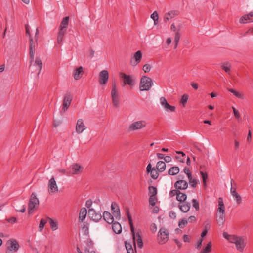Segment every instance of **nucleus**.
Masks as SVG:
<instances>
[{
  "label": "nucleus",
  "instance_id": "obj_37",
  "mask_svg": "<svg viewBox=\"0 0 253 253\" xmlns=\"http://www.w3.org/2000/svg\"><path fill=\"white\" fill-rule=\"evenodd\" d=\"M47 220L44 219L43 218H42L41 219V221L40 222L39 226V231L41 232L43 229L44 228V227L45 225V224L47 223Z\"/></svg>",
  "mask_w": 253,
  "mask_h": 253
},
{
  "label": "nucleus",
  "instance_id": "obj_59",
  "mask_svg": "<svg viewBox=\"0 0 253 253\" xmlns=\"http://www.w3.org/2000/svg\"><path fill=\"white\" fill-rule=\"evenodd\" d=\"M196 219L194 216H190L187 220L189 222H193L196 221Z\"/></svg>",
  "mask_w": 253,
  "mask_h": 253
},
{
  "label": "nucleus",
  "instance_id": "obj_30",
  "mask_svg": "<svg viewBox=\"0 0 253 253\" xmlns=\"http://www.w3.org/2000/svg\"><path fill=\"white\" fill-rule=\"evenodd\" d=\"M156 168L158 171L163 172L165 170L166 164L163 161H159L156 165Z\"/></svg>",
  "mask_w": 253,
  "mask_h": 253
},
{
  "label": "nucleus",
  "instance_id": "obj_46",
  "mask_svg": "<svg viewBox=\"0 0 253 253\" xmlns=\"http://www.w3.org/2000/svg\"><path fill=\"white\" fill-rule=\"evenodd\" d=\"M156 198L155 196H150L149 198V204L152 206H155L156 204Z\"/></svg>",
  "mask_w": 253,
  "mask_h": 253
},
{
  "label": "nucleus",
  "instance_id": "obj_44",
  "mask_svg": "<svg viewBox=\"0 0 253 253\" xmlns=\"http://www.w3.org/2000/svg\"><path fill=\"white\" fill-rule=\"evenodd\" d=\"M217 222L222 225L223 224L224 222V221H225V215H224V214H222V213H221V214H219V215H218V218L217 219Z\"/></svg>",
  "mask_w": 253,
  "mask_h": 253
},
{
  "label": "nucleus",
  "instance_id": "obj_41",
  "mask_svg": "<svg viewBox=\"0 0 253 253\" xmlns=\"http://www.w3.org/2000/svg\"><path fill=\"white\" fill-rule=\"evenodd\" d=\"M200 174L202 176L203 184L205 186H206V180L208 178V174L206 172L203 171H200Z\"/></svg>",
  "mask_w": 253,
  "mask_h": 253
},
{
  "label": "nucleus",
  "instance_id": "obj_34",
  "mask_svg": "<svg viewBox=\"0 0 253 253\" xmlns=\"http://www.w3.org/2000/svg\"><path fill=\"white\" fill-rule=\"evenodd\" d=\"M221 68L226 73L230 74L231 65L228 62H225L221 64Z\"/></svg>",
  "mask_w": 253,
  "mask_h": 253
},
{
  "label": "nucleus",
  "instance_id": "obj_22",
  "mask_svg": "<svg viewBox=\"0 0 253 253\" xmlns=\"http://www.w3.org/2000/svg\"><path fill=\"white\" fill-rule=\"evenodd\" d=\"M83 73V68L82 66L77 68L74 74V79L76 80H79L82 77Z\"/></svg>",
  "mask_w": 253,
  "mask_h": 253
},
{
  "label": "nucleus",
  "instance_id": "obj_19",
  "mask_svg": "<svg viewBox=\"0 0 253 253\" xmlns=\"http://www.w3.org/2000/svg\"><path fill=\"white\" fill-rule=\"evenodd\" d=\"M71 168L72 169V174H79L82 172L83 169L81 166L77 163L73 164L71 166Z\"/></svg>",
  "mask_w": 253,
  "mask_h": 253
},
{
  "label": "nucleus",
  "instance_id": "obj_35",
  "mask_svg": "<svg viewBox=\"0 0 253 253\" xmlns=\"http://www.w3.org/2000/svg\"><path fill=\"white\" fill-rule=\"evenodd\" d=\"M65 33H66L65 31L59 30V32L58 33V36H57V42L59 44H60L62 43L63 38H64V36Z\"/></svg>",
  "mask_w": 253,
  "mask_h": 253
},
{
  "label": "nucleus",
  "instance_id": "obj_23",
  "mask_svg": "<svg viewBox=\"0 0 253 253\" xmlns=\"http://www.w3.org/2000/svg\"><path fill=\"white\" fill-rule=\"evenodd\" d=\"M111 209L113 211L114 216L117 218L120 217V212L119 206L115 202H112L111 204Z\"/></svg>",
  "mask_w": 253,
  "mask_h": 253
},
{
  "label": "nucleus",
  "instance_id": "obj_11",
  "mask_svg": "<svg viewBox=\"0 0 253 253\" xmlns=\"http://www.w3.org/2000/svg\"><path fill=\"white\" fill-rule=\"evenodd\" d=\"M142 58V53L141 51L139 50L136 52L133 57L131 58L130 60V64L132 66H136L139 63Z\"/></svg>",
  "mask_w": 253,
  "mask_h": 253
},
{
  "label": "nucleus",
  "instance_id": "obj_5",
  "mask_svg": "<svg viewBox=\"0 0 253 253\" xmlns=\"http://www.w3.org/2000/svg\"><path fill=\"white\" fill-rule=\"evenodd\" d=\"M169 233L165 228H161L158 234V242L159 244H164L169 240Z\"/></svg>",
  "mask_w": 253,
  "mask_h": 253
},
{
  "label": "nucleus",
  "instance_id": "obj_33",
  "mask_svg": "<svg viewBox=\"0 0 253 253\" xmlns=\"http://www.w3.org/2000/svg\"><path fill=\"white\" fill-rule=\"evenodd\" d=\"M227 89L229 92L233 93L237 98L240 99L244 98V94L241 92L236 91V90L232 88H228Z\"/></svg>",
  "mask_w": 253,
  "mask_h": 253
},
{
  "label": "nucleus",
  "instance_id": "obj_7",
  "mask_svg": "<svg viewBox=\"0 0 253 253\" xmlns=\"http://www.w3.org/2000/svg\"><path fill=\"white\" fill-rule=\"evenodd\" d=\"M146 126V122L144 120L135 121L131 123L128 126V131H134L143 128Z\"/></svg>",
  "mask_w": 253,
  "mask_h": 253
},
{
  "label": "nucleus",
  "instance_id": "obj_45",
  "mask_svg": "<svg viewBox=\"0 0 253 253\" xmlns=\"http://www.w3.org/2000/svg\"><path fill=\"white\" fill-rule=\"evenodd\" d=\"M188 223V221L185 219H182L179 222L178 225L180 228L185 227Z\"/></svg>",
  "mask_w": 253,
  "mask_h": 253
},
{
  "label": "nucleus",
  "instance_id": "obj_49",
  "mask_svg": "<svg viewBox=\"0 0 253 253\" xmlns=\"http://www.w3.org/2000/svg\"><path fill=\"white\" fill-rule=\"evenodd\" d=\"M180 38V34L179 32V30H177L176 32L174 37V42H179V40Z\"/></svg>",
  "mask_w": 253,
  "mask_h": 253
},
{
  "label": "nucleus",
  "instance_id": "obj_16",
  "mask_svg": "<svg viewBox=\"0 0 253 253\" xmlns=\"http://www.w3.org/2000/svg\"><path fill=\"white\" fill-rule=\"evenodd\" d=\"M188 183L183 180H179L174 183V187L177 190H185L187 188Z\"/></svg>",
  "mask_w": 253,
  "mask_h": 253
},
{
  "label": "nucleus",
  "instance_id": "obj_56",
  "mask_svg": "<svg viewBox=\"0 0 253 253\" xmlns=\"http://www.w3.org/2000/svg\"><path fill=\"white\" fill-rule=\"evenodd\" d=\"M210 222L208 221H206L204 224V230L208 231L210 228Z\"/></svg>",
  "mask_w": 253,
  "mask_h": 253
},
{
  "label": "nucleus",
  "instance_id": "obj_6",
  "mask_svg": "<svg viewBox=\"0 0 253 253\" xmlns=\"http://www.w3.org/2000/svg\"><path fill=\"white\" fill-rule=\"evenodd\" d=\"M39 204V201L37 198L35 193H33L31 196L28 203V213H33L34 209L36 208Z\"/></svg>",
  "mask_w": 253,
  "mask_h": 253
},
{
  "label": "nucleus",
  "instance_id": "obj_24",
  "mask_svg": "<svg viewBox=\"0 0 253 253\" xmlns=\"http://www.w3.org/2000/svg\"><path fill=\"white\" fill-rule=\"evenodd\" d=\"M104 219L109 224H112L114 222L113 216L108 211H104L103 215Z\"/></svg>",
  "mask_w": 253,
  "mask_h": 253
},
{
  "label": "nucleus",
  "instance_id": "obj_53",
  "mask_svg": "<svg viewBox=\"0 0 253 253\" xmlns=\"http://www.w3.org/2000/svg\"><path fill=\"white\" fill-rule=\"evenodd\" d=\"M151 70V66L148 64H145L143 67V70L145 73L149 72Z\"/></svg>",
  "mask_w": 253,
  "mask_h": 253
},
{
  "label": "nucleus",
  "instance_id": "obj_26",
  "mask_svg": "<svg viewBox=\"0 0 253 253\" xmlns=\"http://www.w3.org/2000/svg\"><path fill=\"white\" fill-rule=\"evenodd\" d=\"M112 224L113 231L116 234H120L122 232V227L121 224L118 222H113Z\"/></svg>",
  "mask_w": 253,
  "mask_h": 253
},
{
  "label": "nucleus",
  "instance_id": "obj_15",
  "mask_svg": "<svg viewBox=\"0 0 253 253\" xmlns=\"http://www.w3.org/2000/svg\"><path fill=\"white\" fill-rule=\"evenodd\" d=\"M48 187L49 193H54L58 191V187L54 177H52L49 180Z\"/></svg>",
  "mask_w": 253,
  "mask_h": 253
},
{
  "label": "nucleus",
  "instance_id": "obj_48",
  "mask_svg": "<svg viewBox=\"0 0 253 253\" xmlns=\"http://www.w3.org/2000/svg\"><path fill=\"white\" fill-rule=\"evenodd\" d=\"M233 111V113L236 119L239 120L241 119L239 111L233 106L232 107Z\"/></svg>",
  "mask_w": 253,
  "mask_h": 253
},
{
  "label": "nucleus",
  "instance_id": "obj_54",
  "mask_svg": "<svg viewBox=\"0 0 253 253\" xmlns=\"http://www.w3.org/2000/svg\"><path fill=\"white\" fill-rule=\"evenodd\" d=\"M248 19H249V17H248L246 15H245L240 18L239 22L241 23H245L246 21L248 20Z\"/></svg>",
  "mask_w": 253,
  "mask_h": 253
},
{
  "label": "nucleus",
  "instance_id": "obj_12",
  "mask_svg": "<svg viewBox=\"0 0 253 253\" xmlns=\"http://www.w3.org/2000/svg\"><path fill=\"white\" fill-rule=\"evenodd\" d=\"M88 213L90 218L95 221H98L102 217L100 212H96V211L92 208L89 209Z\"/></svg>",
  "mask_w": 253,
  "mask_h": 253
},
{
  "label": "nucleus",
  "instance_id": "obj_63",
  "mask_svg": "<svg viewBox=\"0 0 253 253\" xmlns=\"http://www.w3.org/2000/svg\"><path fill=\"white\" fill-rule=\"evenodd\" d=\"M58 170L59 172L61 173L62 174H67L68 175H70V173L69 172H67L66 170L64 169H59Z\"/></svg>",
  "mask_w": 253,
  "mask_h": 253
},
{
  "label": "nucleus",
  "instance_id": "obj_60",
  "mask_svg": "<svg viewBox=\"0 0 253 253\" xmlns=\"http://www.w3.org/2000/svg\"><path fill=\"white\" fill-rule=\"evenodd\" d=\"M169 215L170 218H173V219L175 218L176 217V213L173 211H171L169 212Z\"/></svg>",
  "mask_w": 253,
  "mask_h": 253
},
{
  "label": "nucleus",
  "instance_id": "obj_28",
  "mask_svg": "<svg viewBox=\"0 0 253 253\" xmlns=\"http://www.w3.org/2000/svg\"><path fill=\"white\" fill-rule=\"evenodd\" d=\"M47 220L49 221L50 227L53 231L56 230L58 229V223L55 221L52 218L50 217H47Z\"/></svg>",
  "mask_w": 253,
  "mask_h": 253
},
{
  "label": "nucleus",
  "instance_id": "obj_3",
  "mask_svg": "<svg viewBox=\"0 0 253 253\" xmlns=\"http://www.w3.org/2000/svg\"><path fill=\"white\" fill-rule=\"evenodd\" d=\"M153 84L152 79L146 76L142 77L139 84V89L141 91H148Z\"/></svg>",
  "mask_w": 253,
  "mask_h": 253
},
{
  "label": "nucleus",
  "instance_id": "obj_18",
  "mask_svg": "<svg viewBox=\"0 0 253 253\" xmlns=\"http://www.w3.org/2000/svg\"><path fill=\"white\" fill-rule=\"evenodd\" d=\"M178 207L182 212L186 213L189 211L191 205L190 203L186 202L184 203H179Z\"/></svg>",
  "mask_w": 253,
  "mask_h": 253
},
{
  "label": "nucleus",
  "instance_id": "obj_39",
  "mask_svg": "<svg viewBox=\"0 0 253 253\" xmlns=\"http://www.w3.org/2000/svg\"><path fill=\"white\" fill-rule=\"evenodd\" d=\"M149 193L151 194L150 196H155L157 194V188L153 186H150L148 187Z\"/></svg>",
  "mask_w": 253,
  "mask_h": 253
},
{
  "label": "nucleus",
  "instance_id": "obj_42",
  "mask_svg": "<svg viewBox=\"0 0 253 253\" xmlns=\"http://www.w3.org/2000/svg\"><path fill=\"white\" fill-rule=\"evenodd\" d=\"M125 246L127 253H134L133 249L132 246L129 243H125Z\"/></svg>",
  "mask_w": 253,
  "mask_h": 253
},
{
  "label": "nucleus",
  "instance_id": "obj_61",
  "mask_svg": "<svg viewBox=\"0 0 253 253\" xmlns=\"http://www.w3.org/2000/svg\"><path fill=\"white\" fill-rule=\"evenodd\" d=\"M183 240L185 242H189L190 240V237L187 235H184L183 236Z\"/></svg>",
  "mask_w": 253,
  "mask_h": 253
},
{
  "label": "nucleus",
  "instance_id": "obj_4",
  "mask_svg": "<svg viewBox=\"0 0 253 253\" xmlns=\"http://www.w3.org/2000/svg\"><path fill=\"white\" fill-rule=\"evenodd\" d=\"M111 95L113 106L118 107L119 105L120 98L115 82L112 83Z\"/></svg>",
  "mask_w": 253,
  "mask_h": 253
},
{
  "label": "nucleus",
  "instance_id": "obj_47",
  "mask_svg": "<svg viewBox=\"0 0 253 253\" xmlns=\"http://www.w3.org/2000/svg\"><path fill=\"white\" fill-rule=\"evenodd\" d=\"M192 202L193 207L195 209L196 211H198L199 210V202L195 199H192Z\"/></svg>",
  "mask_w": 253,
  "mask_h": 253
},
{
  "label": "nucleus",
  "instance_id": "obj_57",
  "mask_svg": "<svg viewBox=\"0 0 253 253\" xmlns=\"http://www.w3.org/2000/svg\"><path fill=\"white\" fill-rule=\"evenodd\" d=\"M151 18L152 19H159V16L158 14L157 13V11H154L151 15Z\"/></svg>",
  "mask_w": 253,
  "mask_h": 253
},
{
  "label": "nucleus",
  "instance_id": "obj_9",
  "mask_svg": "<svg viewBox=\"0 0 253 253\" xmlns=\"http://www.w3.org/2000/svg\"><path fill=\"white\" fill-rule=\"evenodd\" d=\"M73 99V95L71 92H67L64 96L63 101V108L62 110L65 112L70 106L71 103Z\"/></svg>",
  "mask_w": 253,
  "mask_h": 253
},
{
  "label": "nucleus",
  "instance_id": "obj_17",
  "mask_svg": "<svg viewBox=\"0 0 253 253\" xmlns=\"http://www.w3.org/2000/svg\"><path fill=\"white\" fill-rule=\"evenodd\" d=\"M86 129V126L84 124L83 120L82 119H79L77 121L76 131L77 133L80 134L83 132Z\"/></svg>",
  "mask_w": 253,
  "mask_h": 253
},
{
  "label": "nucleus",
  "instance_id": "obj_51",
  "mask_svg": "<svg viewBox=\"0 0 253 253\" xmlns=\"http://www.w3.org/2000/svg\"><path fill=\"white\" fill-rule=\"evenodd\" d=\"M189 182L193 188H195L197 184L198 181L196 179H192L191 180H189Z\"/></svg>",
  "mask_w": 253,
  "mask_h": 253
},
{
  "label": "nucleus",
  "instance_id": "obj_29",
  "mask_svg": "<svg viewBox=\"0 0 253 253\" xmlns=\"http://www.w3.org/2000/svg\"><path fill=\"white\" fill-rule=\"evenodd\" d=\"M35 65L37 66L36 70L38 71V74H39L40 73L42 66V61L39 57H37L36 58L34 65Z\"/></svg>",
  "mask_w": 253,
  "mask_h": 253
},
{
  "label": "nucleus",
  "instance_id": "obj_58",
  "mask_svg": "<svg viewBox=\"0 0 253 253\" xmlns=\"http://www.w3.org/2000/svg\"><path fill=\"white\" fill-rule=\"evenodd\" d=\"M7 222L11 223H14L16 222V218L15 217H12L10 218L7 219Z\"/></svg>",
  "mask_w": 253,
  "mask_h": 253
},
{
  "label": "nucleus",
  "instance_id": "obj_10",
  "mask_svg": "<svg viewBox=\"0 0 253 253\" xmlns=\"http://www.w3.org/2000/svg\"><path fill=\"white\" fill-rule=\"evenodd\" d=\"M119 77L123 79V84H122V86H124L126 84L130 86L134 85V82L131 76L127 75L123 72H120L119 73Z\"/></svg>",
  "mask_w": 253,
  "mask_h": 253
},
{
  "label": "nucleus",
  "instance_id": "obj_55",
  "mask_svg": "<svg viewBox=\"0 0 253 253\" xmlns=\"http://www.w3.org/2000/svg\"><path fill=\"white\" fill-rule=\"evenodd\" d=\"M160 103L164 107L167 104V103H168L165 97H161L160 98Z\"/></svg>",
  "mask_w": 253,
  "mask_h": 253
},
{
  "label": "nucleus",
  "instance_id": "obj_14",
  "mask_svg": "<svg viewBox=\"0 0 253 253\" xmlns=\"http://www.w3.org/2000/svg\"><path fill=\"white\" fill-rule=\"evenodd\" d=\"M35 45L36 42H34L32 38H30V46H29V50H30V63L31 64L34 59L35 56Z\"/></svg>",
  "mask_w": 253,
  "mask_h": 253
},
{
  "label": "nucleus",
  "instance_id": "obj_36",
  "mask_svg": "<svg viewBox=\"0 0 253 253\" xmlns=\"http://www.w3.org/2000/svg\"><path fill=\"white\" fill-rule=\"evenodd\" d=\"M211 242H209L207 246L201 251L200 253H209L211 251Z\"/></svg>",
  "mask_w": 253,
  "mask_h": 253
},
{
  "label": "nucleus",
  "instance_id": "obj_38",
  "mask_svg": "<svg viewBox=\"0 0 253 253\" xmlns=\"http://www.w3.org/2000/svg\"><path fill=\"white\" fill-rule=\"evenodd\" d=\"M234 200L236 201L238 205L240 204L242 202V198L241 196L237 192L232 195Z\"/></svg>",
  "mask_w": 253,
  "mask_h": 253
},
{
  "label": "nucleus",
  "instance_id": "obj_64",
  "mask_svg": "<svg viewBox=\"0 0 253 253\" xmlns=\"http://www.w3.org/2000/svg\"><path fill=\"white\" fill-rule=\"evenodd\" d=\"M246 16L249 17L248 20H252L253 19V11L249 13L248 14H246Z\"/></svg>",
  "mask_w": 253,
  "mask_h": 253
},
{
  "label": "nucleus",
  "instance_id": "obj_40",
  "mask_svg": "<svg viewBox=\"0 0 253 253\" xmlns=\"http://www.w3.org/2000/svg\"><path fill=\"white\" fill-rule=\"evenodd\" d=\"M189 98V95L187 94H184L182 95L181 100L180 102L182 104L183 107L185 106V104L187 102V101Z\"/></svg>",
  "mask_w": 253,
  "mask_h": 253
},
{
  "label": "nucleus",
  "instance_id": "obj_25",
  "mask_svg": "<svg viewBox=\"0 0 253 253\" xmlns=\"http://www.w3.org/2000/svg\"><path fill=\"white\" fill-rule=\"evenodd\" d=\"M218 208H217V212H219V214L225 213V206L223 202L222 198L220 197L218 199Z\"/></svg>",
  "mask_w": 253,
  "mask_h": 253
},
{
  "label": "nucleus",
  "instance_id": "obj_27",
  "mask_svg": "<svg viewBox=\"0 0 253 253\" xmlns=\"http://www.w3.org/2000/svg\"><path fill=\"white\" fill-rule=\"evenodd\" d=\"M87 214V210L85 208L81 209L79 213V220L83 221L86 217Z\"/></svg>",
  "mask_w": 253,
  "mask_h": 253
},
{
  "label": "nucleus",
  "instance_id": "obj_2",
  "mask_svg": "<svg viewBox=\"0 0 253 253\" xmlns=\"http://www.w3.org/2000/svg\"><path fill=\"white\" fill-rule=\"evenodd\" d=\"M127 217L130 227L131 231L133 235L134 245L135 246V244H137L138 247L141 249L143 246V243L140 234L139 232L135 233L134 228L133 225L132 219L131 215L128 213H127Z\"/></svg>",
  "mask_w": 253,
  "mask_h": 253
},
{
  "label": "nucleus",
  "instance_id": "obj_50",
  "mask_svg": "<svg viewBox=\"0 0 253 253\" xmlns=\"http://www.w3.org/2000/svg\"><path fill=\"white\" fill-rule=\"evenodd\" d=\"M164 108L167 110H169L171 112H174L175 110L174 106L170 105L168 103L164 106Z\"/></svg>",
  "mask_w": 253,
  "mask_h": 253
},
{
  "label": "nucleus",
  "instance_id": "obj_52",
  "mask_svg": "<svg viewBox=\"0 0 253 253\" xmlns=\"http://www.w3.org/2000/svg\"><path fill=\"white\" fill-rule=\"evenodd\" d=\"M180 192V191L177 190V189H175L170 191L169 195L170 197H173L175 195H176V196H177V194Z\"/></svg>",
  "mask_w": 253,
  "mask_h": 253
},
{
  "label": "nucleus",
  "instance_id": "obj_13",
  "mask_svg": "<svg viewBox=\"0 0 253 253\" xmlns=\"http://www.w3.org/2000/svg\"><path fill=\"white\" fill-rule=\"evenodd\" d=\"M109 78L108 72L107 70H102L99 73V82L100 84H105L107 83Z\"/></svg>",
  "mask_w": 253,
  "mask_h": 253
},
{
  "label": "nucleus",
  "instance_id": "obj_62",
  "mask_svg": "<svg viewBox=\"0 0 253 253\" xmlns=\"http://www.w3.org/2000/svg\"><path fill=\"white\" fill-rule=\"evenodd\" d=\"M151 230L152 231V232L153 233H154L157 230V227H156V225H155V224L153 223L152 225H151Z\"/></svg>",
  "mask_w": 253,
  "mask_h": 253
},
{
  "label": "nucleus",
  "instance_id": "obj_43",
  "mask_svg": "<svg viewBox=\"0 0 253 253\" xmlns=\"http://www.w3.org/2000/svg\"><path fill=\"white\" fill-rule=\"evenodd\" d=\"M150 174L151 177L154 179H156L159 176L157 171L154 169V168H153V170L151 171Z\"/></svg>",
  "mask_w": 253,
  "mask_h": 253
},
{
  "label": "nucleus",
  "instance_id": "obj_1",
  "mask_svg": "<svg viewBox=\"0 0 253 253\" xmlns=\"http://www.w3.org/2000/svg\"><path fill=\"white\" fill-rule=\"evenodd\" d=\"M223 235L230 242L235 244L236 249L238 251L240 252H243L246 244L243 237L234 235H229L226 232H224Z\"/></svg>",
  "mask_w": 253,
  "mask_h": 253
},
{
  "label": "nucleus",
  "instance_id": "obj_21",
  "mask_svg": "<svg viewBox=\"0 0 253 253\" xmlns=\"http://www.w3.org/2000/svg\"><path fill=\"white\" fill-rule=\"evenodd\" d=\"M179 12L177 10H173L168 12L165 14L164 20L166 22L169 19L173 18L175 16L178 15Z\"/></svg>",
  "mask_w": 253,
  "mask_h": 253
},
{
  "label": "nucleus",
  "instance_id": "obj_20",
  "mask_svg": "<svg viewBox=\"0 0 253 253\" xmlns=\"http://www.w3.org/2000/svg\"><path fill=\"white\" fill-rule=\"evenodd\" d=\"M69 19V17H65L62 19L60 23L59 30L66 32L68 25Z\"/></svg>",
  "mask_w": 253,
  "mask_h": 253
},
{
  "label": "nucleus",
  "instance_id": "obj_32",
  "mask_svg": "<svg viewBox=\"0 0 253 253\" xmlns=\"http://www.w3.org/2000/svg\"><path fill=\"white\" fill-rule=\"evenodd\" d=\"M179 172V168L178 167H172L169 170L168 173L170 175H175Z\"/></svg>",
  "mask_w": 253,
  "mask_h": 253
},
{
  "label": "nucleus",
  "instance_id": "obj_8",
  "mask_svg": "<svg viewBox=\"0 0 253 253\" xmlns=\"http://www.w3.org/2000/svg\"><path fill=\"white\" fill-rule=\"evenodd\" d=\"M7 247L5 253H13L17 252L19 248V245L18 242L15 239H10L7 243Z\"/></svg>",
  "mask_w": 253,
  "mask_h": 253
},
{
  "label": "nucleus",
  "instance_id": "obj_31",
  "mask_svg": "<svg viewBox=\"0 0 253 253\" xmlns=\"http://www.w3.org/2000/svg\"><path fill=\"white\" fill-rule=\"evenodd\" d=\"M187 199V195L184 194L182 193V192H180L177 194V196H176V199L178 201L180 202V203H184L186 202L185 200Z\"/></svg>",
  "mask_w": 253,
  "mask_h": 253
}]
</instances>
